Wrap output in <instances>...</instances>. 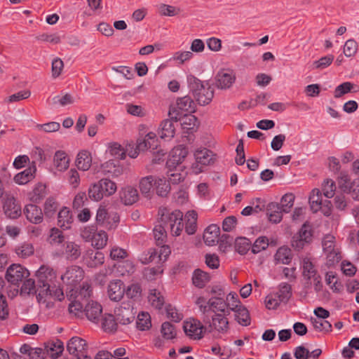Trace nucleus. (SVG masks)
Here are the masks:
<instances>
[{"mask_svg":"<svg viewBox=\"0 0 359 359\" xmlns=\"http://www.w3.org/2000/svg\"><path fill=\"white\" fill-rule=\"evenodd\" d=\"M100 181V183H102V187L103 191L102 193L104 194V196H109L113 195L117 189V187L115 182L113 181L107 179V178H103L101 179Z\"/></svg>","mask_w":359,"mask_h":359,"instance_id":"obj_54","label":"nucleus"},{"mask_svg":"<svg viewBox=\"0 0 359 359\" xmlns=\"http://www.w3.org/2000/svg\"><path fill=\"white\" fill-rule=\"evenodd\" d=\"M92 164V156L89 151L83 150L80 151L76 160V165L79 170L86 171Z\"/></svg>","mask_w":359,"mask_h":359,"instance_id":"obj_28","label":"nucleus"},{"mask_svg":"<svg viewBox=\"0 0 359 359\" xmlns=\"http://www.w3.org/2000/svg\"><path fill=\"white\" fill-rule=\"evenodd\" d=\"M58 208V203L53 197H49L46 199L43 210L44 214L48 217H52Z\"/></svg>","mask_w":359,"mask_h":359,"instance_id":"obj_56","label":"nucleus"},{"mask_svg":"<svg viewBox=\"0 0 359 359\" xmlns=\"http://www.w3.org/2000/svg\"><path fill=\"white\" fill-rule=\"evenodd\" d=\"M161 332L163 337L168 340L175 339L177 334L175 326L169 322L162 324Z\"/></svg>","mask_w":359,"mask_h":359,"instance_id":"obj_57","label":"nucleus"},{"mask_svg":"<svg viewBox=\"0 0 359 359\" xmlns=\"http://www.w3.org/2000/svg\"><path fill=\"white\" fill-rule=\"evenodd\" d=\"M38 294V283L36 285L34 280L27 279L20 288V294Z\"/></svg>","mask_w":359,"mask_h":359,"instance_id":"obj_48","label":"nucleus"},{"mask_svg":"<svg viewBox=\"0 0 359 359\" xmlns=\"http://www.w3.org/2000/svg\"><path fill=\"white\" fill-rule=\"evenodd\" d=\"M234 311L236 312V319L240 325L248 326L250 324V313L245 306H239Z\"/></svg>","mask_w":359,"mask_h":359,"instance_id":"obj_41","label":"nucleus"},{"mask_svg":"<svg viewBox=\"0 0 359 359\" xmlns=\"http://www.w3.org/2000/svg\"><path fill=\"white\" fill-rule=\"evenodd\" d=\"M170 109H175L180 114V118L183 112L195 111L196 104L194 100L189 96L180 97L177 101V107H170Z\"/></svg>","mask_w":359,"mask_h":359,"instance_id":"obj_21","label":"nucleus"},{"mask_svg":"<svg viewBox=\"0 0 359 359\" xmlns=\"http://www.w3.org/2000/svg\"><path fill=\"white\" fill-rule=\"evenodd\" d=\"M36 171V168L33 163L22 172L15 175L13 180L18 184H25L34 178Z\"/></svg>","mask_w":359,"mask_h":359,"instance_id":"obj_26","label":"nucleus"},{"mask_svg":"<svg viewBox=\"0 0 359 359\" xmlns=\"http://www.w3.org/2000/svg\"><path fill=\"white\" fill-rule=\"evenodd\" d=\"M334 55H328L324 57H322L318 60L314 61L313 63V69H323L328 66H330L334 60Z\"/></svg>","mask_w":359,"mask_h":359,"instance_id":"obj_62","label":"nucleus"},{"mask_svg":"<svg viewBox=\"0 0 359 359\" xmlns=\"http://www.w3.org/2000/svg\"><path fill=\"white\" fill-rule=\"evenodd\" d=\"M102 172L104 175H109L111 177H118L123 172V167L120 165L119 161L109 160L101 165Z\"/></svg>","mask_w":359,"mask_h":359,"instance_id":"obj_22","label":"nucleus"},{"mask_svg":"<svg viewBox=\"0 0 359 359\" xmlns=\"http://www.w3.org/2000/svg\"><path fill=\"white\" fill-rule=\"evenodd\" d=\"M279 287L278 292L279 301L286 303L292 297V287L287 283H280Z\"/></svg>","mask_w":359,"mask_h":359,"instance_id":"obj_53","label":"nucleus"},{"mask_svg":"<svg viewBox=\"0 0 359 359\" xmlns=\"http://www.w3.org/2000/svg\"><path fill=\"white\" fill-rule=\"evenodd\" d=\"M158 147V140L154 133H149L144 138L138 139L137 148L139 151L154 150Z\"/></svg>","mask_w":359,"mask_h":359,"instance_id":"obj_20","label":"nucleus"},{"mask_svg":"<svg viewBox=\"0 0 359 359\" xmlns=\"http://www.w3.org/2000/svg\"><path fill=\"white\" fill-rule=\"evenodd\" d=\"M208 324L209 332H211L212 329L216 330L219 332H226L229 330V321L225 317V313H216L212 316V323L210 320Z\"/></svg>","mask_w":359,"mask_h":359,"instance_id":"obj_16","label":"nucleus"},{"mask_svg":"<svg viewBox=\"0 0 359 359\" xmlns=\"http://www.w3.org/2000/svg\"><path fill=\"white\" fill-rule=\"evenodd\" d=\"M83 270L78 266L67 268L65 273L61 276L62 281L70 286L76 285L83 278Z\"/></svg>","mask_w":359,"mask_h":359,"instance_id":"obj_11","label":"nucleus"},{"mask_svg":"<svg viewBox=\"0 0 359 359\" xmlns=\"http://www.w3.org/2000/svg\"><path fill=\"white\" fill-rule=\"evenodd\" d=\"M311 320L315 330L317 331H324L325 332H330L332 331V324L325 319L311 318Z\"/></svg>","mask_w":359,"mask_h":359,"instance_id":"obj_51","label":"nucleus"},{"mask_svg":"<svg viewBox=\"0 0 359 359\" xmlns=\"http://www.w3.org/2000/svg\"><path fill=\"white\" fill-rule=\"evenodd\" d=\"M170 118L163 120L158 128V135L161 139L169 140L175 133V126L178 120H180V114L175 109H170L168 111Z\"/></svg>","mask_w":359,"mask_h":359,"instance_id":"obj_4","label":"nucleus"},{"mask_svg":"<svg viewBox=\"0 0 359 359\" xmlns=\"http://www.w3.org/2000/svg\"><path fill=\"white\" fill-rule=\"evenodd\" d=\"M312 239L313 232L311 226L305 223L302 225L298 233L292 237V246L294 250L299 251L306 245L311 243Z\"/></svg>","mask_w":359,"mask_h":359,"instance_id":"obj_7","label":"nucleus"},{"mask_svg":"<svg viewBox=\"0 0 359 359\" xmlns=\"http://www.w3.org/2000/svg\"><path fill=\"white\" fill-rule=\"evenodd\" d=\"M36 276L37 278L39 290L36 298L40 302L42 299L47 297L48 294H50V287L54 284L57 275L53 268L46 265H42L36 272Z\"/></svg>","mask_w":359,"mask_h":359,"instance_id":"obj_2","label":"nucleus"},{"mask_svg":"<svg viewBox=\"0 0 359 359\" xmlns=\"http://www.w3.org/2000/svg\"><path fill=\"white\" fill-rule=\"evenodd\" d=\"M148 298L151 305L158 309H161L163 307L165 302L164 297L161 295V292H158L156 289H153L150 290Z\"/></svg>","mask_w":359,"mask_h":359,"instance_id":"obj_49","label":"nucleus"},{"mask_svg":"<svg viewBox=\"0 0 359 359\" xmlns=\"http://www.w3.org/2000/svg\"><path fill=\"white\" fill-rule=\"evenodd\" d=\"M102 313V308L97 302L92 301L88 303L84 309V315L88 320L93 323H97Z\"/></svg>","mask_w":359,"mask_h":359,"instance_id":"obj_19","label":"nucleus"},{"mask_svg":"<svg viewBox=\"0 0 359 359\" xmlns=\"http://www.w3.org/2000/svg\"><path fill=\"white\" fill-rule=\"evenodd\" d=\"M55 165L60 171L65 170L69 167V159L63 151H57L54 156Z\"/></svg>","mask_w":359,"mask_h":359,"instance_id":"obj_43","label":"nucleus"},{"mask_svg":"<svg viewBox=\"0 0 359 359\" xmlns=\"http://www.w3.org/2000/svg\"><path fill=\"white\" fill-rule=\"evenodd\" d=\"M154 239L157 245L165 243L167 239V229L161 222L156 224L153 230Z\"/></svg>","mask_w":359,"mask_h":359,"instance_id":"obj_42","label":"nucleus"},{"mask_svg":"<svg viewBox=\"0 0 359 359\" xmlns=\"http://www.w3.org/2000/svg\"><path fill=\"white\" fill-rule=\"evenodd\" d=\"M183 329L185 334L190 338L201 339L203 337V330L205 331L207 327L202 325L199 320L191 318L184 323Z\"/></svg>","mask_w":359,"mask_h":359,"instance_id":"obj_10","label":"nucleus"},{"mask_svg":"<svg viewBox=\"0 0 359 359\" xmlns=\"http://www.w3.org/2000/svg\"><path fill=\"white\" fill-rule=\"evenodd\" d=\"M29 276V271L20 264H13L6 271V278L13 285H18Z\"/></svg>","mask_w":359,"mask_h":359,"instance_id":"obj_9","label":"nucleus"},{"mask_svg":"<svg viewBox=\"0 0 359 359\" xmlns=\"http://www.w3.org/2000/svg\"><path fill=\"white\" fill-rule=\"evenodd\" d=\"M266 212L270 222L277 224L282 220L283 212L282 208L277 203H269L266 206Z\"/></svg>","mask_w":359,"mask_h":359,"instance_id":"obj_25","label":"nucleus"},{"mask_svg":"<svg viewBox=\"0 0 359 359\" xmlns=\"http://www.w3.org/2000/svg\"><path fill=\"white\" fill-rule=\"evenodd\" d=\"M302 276L306 280L304 283V287L306 289L310 288L311 287L312 280L320 276L313 264L309 259L306 258L303 261Z\"/></svg>","mask_w":359,"mask_h":359,"instance_id":"obj_14","label":"nucleus"},{"mask_svg":"<svg viewBox=\"0 0 359 359\" xmlns=\"http://www.w3.org/2000/svg\"><path fill=\"white\" fill-rule=\"evenodd\" d=\"M109 151L111 156H114L116 159H124L126 156L123 148L117 142L109 144Z\"/></svg>","mask_w":359,"mask_h":359,"instance_id":"obj_59","label":"nucleus"},{"mask_svg":"<svg viewBox=\"0 0 359 359\" xmlns=\"http://www.w3.org/2000/svg\"><path fill=\"white\" fill-rule=\"evenodd\" d=\"M198 119L191 114L184 115L182 122L181 123L182 129L187 133H193L198 128Z\"/></svg>","mask_w":359,"mask_h":359,"instance_id":"obj_35","label":"nucleus"},{"mask_svg":"<svg viewBox=\"0 0 359 359\" xmlns=\"http://www.w3.org/2000/svg\"><path fill=\"white\" fill-rule=\"evenodd\" d=\"M46 195V185L42 183H38L29 194V199L34 203H39Z\"/></svg>","mask_w":359,"mask_h":359,"instance_id":"obj_38","label":"nucleus"},{"mask_svg":"<svg viewBox=\"0 0 359 359\" xmlns=\"http://www.w3.org/2000/svg\"><path fill=\"white\" fill-rule=\"evenodd\" d=\"M219 227L216 224L208 226L203 233V240L207 245L212 246L218 243L219 236Z\"/></svg>","mask_w":359,"mask_h":359,"instance_id":"obj_24","label":"nucleus"},{"mask_svg":"<svg viewBox=\"0 0 359 359\" xmlns=\"http://www.w3.org/2000/svg\"><path fill=\"white\" fill-rule=\"evenodd\" d=\"M309 203L313 212H316L322 208V196L318 189L312 191L309 196Z\"/></svg>","mask_w":359,"mask_h":359,"instance_id":"obj_45","label":"nucleus"},{"mask_svg":"<svg viewBox=\"0 0 359 359\" xmlns=\"http://www.w3.org/2000/svg\"><path fill=\"white\" fill-rule=\"evenodd\" d=\"M74 222L72 214L67 207H63L57 215V225L63 230L69 229Z\"/></svg>","mask_w":359,"mask_h":359,"instance_id":"obj_23","label":"nucleus"},{"mask_svg":"<svg viewBox=\"0 0 359 359\" xmlns=\"http://www.w3.org/2000/svg\"><path fill=\"white\" fill-rule=\"evenodd\" d=\"M155 179H156V177L152 175H148L140 180L139 187L142 194L147 196H149L151 189L154 187Z\"/></svg>","mask_w":359,"mask_h":359,"instance_id":"obj_39","label":"nucleus"},{"mask_svg":"<svg viewBox=\"0 0 359 359\" xmlns=\"http://www.w3.org/2000/svg\"><path fill=\"white\" fill-rule=\"evenodd\" d=\"M251 241L245 237L237 238L235 241V249L241 255H245L252 249Z\"/></svg>","mask_w":359,"mask_h":359,"instance_id":"obj_47","label":"nucleus"},{"mask_svg":"<svg viewBox=\"0 0 359 359\" xmlns=\"http://www.w3.org/2000/svg\"><path fill=\"white\" fill-rule=\"evenodd\" d=\"M236 76L233 72L229 70L219 71L215 76V84L218 88H229L235 82Z\"/></svg>","mask_w":359,"mask_h":359,"instance_id":"obj_13","label":"nucleus"},{"mask_svg":"<svg viewBox=\"0 0 359 359\" xmlns=\"http://www.w3.org/2000/svg\"><path fill=\"white\" fill-rule=\"evenodd\" d=\"M294 196L292 194H286L281 198L280 208L284 212H289L293 206Z\"/></svg>","mask_w":359,"mask_h":359,"instance_id":"obj_61","label":"nucleus"},{"mask_svg":"<svg viewBox=\"0 0 359 359\" xmlns=\"http://www.w3.org/2000/svg\"><path fill=\"white\" fill-rule=\"evenodd\" d=\"M4 211L6 216L11 219H16L22 214L21 207L14 197H8L4 203Z\"/></svg>","mask_w":359,"mask_h":359,"instance_id":"obj_15","label":"nucleus"},{"mask_svg":"<svg viewBox=\"0 0 359 359\" xmlns=\"http://www.w3.org/2000/svg\"><path fill=\"white\" fill-rule=\"evenodd\" d=\"M208 304L210 306L212 312H215V310H217L222 313H225L226 303L224 302L222 297H214L209 299Z\"/></svg>","mask_w":359,"mask_h":359,"instance_id":"obj_50","label":"nucleus"},{"mask_svg":"<svg viewBox=\"0 0 359 359\" xmlns=\"http://www.w3.org/2000/svg\"><path fill=\"white\" fill-rule=\"evenodd\" d=\"M102 191L103 189L100 181L91 184L88 191L89 198L95 201H101L104 197Z\"/></svg>","mask_w":359,"mask_h":359,"instance_id":"obj_40","label":"nucleus"},{"mask_svg":"<svg viewBox=\"0 0 359 359\" xmlns=\"http://www.w3.org/2000/svg\"><path fill=\"white\" fill-rule=\"evenodd\" d=\"M183 213L179 210H175L172 212H169L166 209L161 214L160 220L161 222L165 228L170 229L172 236H178L180 235L183 230Z\"/></svg>","mask_w":359,"mask_h":359,"instance_id":"obj_3","label":"nucleus"},{"mask_svg":"<svg viewBox=\"0 0 359 359\" xmlns=\"http://www.w3.org/2000/svg\"><path fill=\"white\" fill-rule=\"evenodd\" d=\"M159 249H151L149 252V257L147 259V262H152L156 255H158L160 261H165L171 253V250L169 245H165V243L158 245Z\"/></svg>","mask_w":359,"mask_h":359,"instance_id":"obj_30","label":"nucleus"},{"mask_svg":"<svg viewBox=\"0 0 359 359\" xmlns=\"http://www.w3.org/2000/svg\"><path fill=\"white\" fill-rule=\"evenodd\" d=\"M45 350L50 358H57L64 351V345L63 343L57 339L55 341L48 342L45 346Z\"/></svg>","mask_w":359,"mask_h":359,"instance_id":"obj_29","label":"nucleus"},{"mask_svg":"<svg viewBox=\"0 0 359 359\" xmlns=\"http://www.w3.org/2000/svg\"><path fill=\"white\" fill-rule=\"evenodd\" d=\"M187 83L190 92L199 104L206 105L212 101L214 90L208 82L203 83L196 76L189 75Z\"/></svg>","mask_w":359,"mask_h":359,"instance_id":"obj_1","label":"nucleus"},{"mask_svg":"<svg viewBox=\"0 0 359 359\" xmlns=\"http://www.w3.org/2000/svg\"><path fill=\"white\" fill-rule=\"evenodd\" d=\"M104 255L102 252L88 250L83 255V262L89 268H96L103 264Z\"/></svg>","mask_w":359,"mask_h":359,"instance_id":"obj_12","label":"nucleus"},{"mask_svg":"<svg viewBox=\"0 0 359 359\" xmlns=\"http://www.w3.org/2000/svg\"><path fill=\"white\" fill-rule=\"evenodd\" d=\"M24 214L28 221L33 224H40L43 222V212L40 207L34 204L26 205Z\"/></svg>","mask_w":359,"mask_h":359,"instance_id":"obj_17","label":"nucleus"},{"mask_svg":"<svg viewBox=\"0 0 359 359\" xmlns=\"http://www.w3.org/2000/svg\"><path fill=\"white\" fill-rule=\"evenodd\" d=\"M109 219H110V215H108L107 210L103 207H100L96 214V223L106 228Z\"/></svg>","mask_w":359,"mask_h":359,"instance_id":"obj_64","label":"nucleus"},{"mask_svg":"<svg viewBox=\"0 0 359 359\" xmlns=\"http://www.w3.org/2000/svg\"><path fill=\"white\" fill-rule=\"evenodd\" d=\"M356 184V180L353 182H351L350 178L346 175H341L339 180L338 184L339 189L344 192L346 194H349L351 191L352 188H354V186Z\"/></svg>","mask_w":359,"mask_h":359,"instance_id":"obj_55","label":"nucleus"},{"mask_svg":"<svg viewBox=\"0 0 359 359\" xmlns=\"http://www.w3.org/2000/svg\"><path fill=\"white\" fill-rule=\"evenodd\" d=\"M107 292L111 300L114 302L120 301L125 293L123 283L120 280L111 281L108 285Z\"/></svg>","mask_w":359,"mask_h":359,"instance_id":"obj_18","label":"nucleus"},{"mask_svg":"<svg viewBox=\"0 0 359 359\" xmlns=\"http://www.w3.org/2000/svg\"><path fill=\"white\" fill-rule=\"evenodd\" d=\"M251 246L252 253L257 254L268 248L269 240L266 236H260Z\"/></svg>","mask_w":359,"mask_h":359,"instance_id":"obj_60","label":"nucleus"},{"mask_svg":"<svg viewBox=\"0 0 359 359\" xmlns=\"http://www.w3.org/2000/svg\"><path fill=\"white\" fill-rule=\"evenodd\" d=\"M136 325L140 330H149L151 327L150 315L147 312L139 313L137 317Z\"/></svg>","mask_w":359,"mask_h":359,"instance_id":"obj_46","label":"nucleus"},{"mask_svg":"<svg viewBox=\"0 0 359 359\" xmlns=\"http://www.w3.org/2000/svg\"><path fill=\"white\" fill-rule=\"evenodd\" d=\"M156 194L161 197H166L170 191V182L165 177H156L154 182Z\"/></svg>","mask_w":359,"mask_h":359,"instance_id":"obj_36","label":"nucleus"},{"mask_svg":"<svg viewBox=\"0 0 359 359\" xmlns=\"http://www.w3.org/2000/svg\"><path fill=\"white\" fill-rule=\"evenodd\" d=\"M194 156L197 164L208 165L213 162L212 151L206 148L197 150L194 154Z\"/></svg>","mask_w":359,"mask_h":359,"instance_id":"obj_33","label":"nucleus"},{"mask_svg":"<svg viewBox=\"0 0 359 359\" xmlns=\"http://www.w3.org/2000/svg\"><path fill=\"white\" fill-rule=\"evenodd\" d=\"M336 190L335 182L332 180L327 179L325 180L323 184V191L324 196L327 198H331L334 196Z\"/></svg>","mask_w":359,"mask_h":359,"instance_id":"obj_63","label":"nucleus"},{"mask_svg":"<svg viewBox=\"0 0 359 359\" xmlns=\"http://www.w3.org/2000/svg\"><path fill=\"white\" fill-rule=\"evenodd\" d=\"M198 214L195 210H189L185 215V231L189 235L194 234L197 229Z\"/></svg>","mask_w":359,"mask_h":359,"instance_id":"obj_31","label":"nucleus"},{"mask_svg":"<svg viewBox=\"0 0 359 359\" xmlns=\"http://www.w3.org/2000/svg\"><path fill=\"white\" fill-rule=\"evenodd\" d=\"M359 91V87L355 84L346 81L337 86L334 91V97L339 98L348 93H357Z\"/></svg>","mask_w":359,"mask_h":359,"instance_id":"obj_27","label":"nucleus"},{"mask_svg":"<svg viewBox=\"0 0 359 359\" xmlns=\"http://www.w3.org/2000/svg\"><path fill=\"white\" fill-rule=\"evenodd\" d=\"M187 154L188 149L185 146L180 144L175 147L172 149L170 157L166 162L168 172L177 169V167H179V170H182L183 166H181L180 164L184 160Z\"/></svg>","mask_w":359,"mask_h":359,"instance_id":"obj_8","label":"nucleus"},{"mask_svg":"<svg viewBox=\"0 0 359 359\" xmlns=\"http://www.w3.org/2000/svg\"><path fill=\"white\" fill-rule=\"evenodd\" d=\"M117 322L116 317L112 314L105 313L102 316V327L104 331L114 332L117 329Z\"/></svg>","mask_w":359,"mask_h":359,"instance_id":"obj_44","label":"nucleus"},{"mask_svg":"<svg viewBox=\"0 0 359 359\" xmlns=\"http://www.w3.org/2000/svg\"><path fill=\"white\" fill-rule=\"evenodd\" d=\"M137 190L133 187H128L121 193V201L126 205H132L138 200Z\"/></svg>","mask_w":359,"mask_h":359,"instance_id":"obj_32","label":"nucleus"},{"mask_svg":"<svg viewBox=\"0 0 359 359\" xmlns=\"http://www.w3.org/2000/svg\"><path fill=\"white\" fill-rule=\"evenodd\" d=\"M67 349L69 354L74 356L72 359H92L88 355V345L86 340L81 337H72L67 343Z\"/></svg>","mask_w":359,"mask_h":359,"instance_id":"obj_5","label":"nucleus"},{"mask_svg":"<svg viewBox=\"0 0 359 359\" xmlns=\"http://www.w3.org/2000/svg\"><path fill=\"white\" fill-rule=\"evenodd\" d=\"M116 320L121 325H128L135 318L136 311H134L133 303L131 301L123 302L118 307L114 309Z\"/></svg>","mask_w":359,"mask_h":359,"instance_id":"obj_6","label":"nucleus"},{"mask_svg":"<svg viewBox=\"0 0 359 359\" xmlns=\"http://www.w3.org/2000/svg\"><path fill=\"white\" fill-rule=\"evenodd\" d=\"M107 233L104 231H100L93 236L92 245L97 250L103 248L107 245Z\"/></svg>","mask_w":359,"mask_h":359,"instance_id":"obj_52","label":"nucleus"},{"mask_svg":"<svg viewBox=\"0 0 359 359\" xmlns=\"http://www.w3.org/2000/svg\"><path fill=\"white\" fill-rule=\"evenodd\" d=\"M65 254L69 259L72 260L76 259L81 255L79 245L74 242L67 243L65 248Z\"/></svg>","mask_w":359,"mask_h":359,"instance_id":"obj_58","label":"nucleus"},{"mask_svg":"<svg viewBox=\"0 0 359 359\" xmlns=\"http://www.w3.org/2000/svg\"><path fill=\"white\" fill-rule=\"evenodd\" d=\"M274 259L277 263L289 264L292 259L291 250L287 247H280L276 251Z\"/></svg>","mask_w":359,"mask_h":359,"instance_id":"obj_34","label":"nucleus"},{"mask_svg":"<svg viewBox=\"0 0 359 359\" xmlns=\"http://www.w3.org/2000/svg\"><path fill=\"white\" fill-rule=\"evenodd\" d=\"M210 277L209 274L202 270L198 269L194 271L192 276L193 284L198 287L203 288L205 287L206 283L210 281Z\"/></svg>","mask_w":359,"mask_h":359,"instance_id":"obj_37","label":"nucleus"}]
</instances>
